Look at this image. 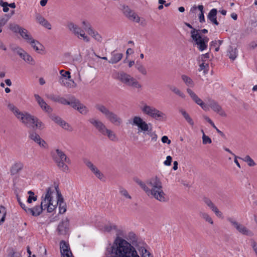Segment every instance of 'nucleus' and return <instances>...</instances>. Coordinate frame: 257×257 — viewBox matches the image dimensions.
<instances>
[{"label": "nucleus", "mask_w": 257, "mask_h": 257, "mask_svg": "<svg viewBox=\"0 0 257 257\" xmlns=\"http://www.w3.org/2000/svg\"><path fill=\"white\" fill-rule=\"evenodd\" d=\"M243 160L246 162L248 165L250 167H253L256 165L254 161L248 155L245 156L243 159Z\"/></svg>", "instance_id": "44"}, {"label": "nucleus", "mask_w": 257, "mask_h": 257, "mask_svg": "<svg viewBox=\"0 0 257 257\" xmlns=\"http://www.w3.org/2000/svg\"><path fill=\"white\" fill-rule=\"evenodd\" d=\"M67 27L75 36L78 35V32L80 30V27H79L77 25L75 24L72 22H69L67 24Z\"/></svg>", "instance_id": "32"}, {"label": "nucleus", "mask_w": 257, "mask_h": 257, "mask_svg": "<svg viewBox=\"0 0 257 257\" xmlns=\"http://www.w3.org/2000/svg\"><path fill=\"white\" fill-rule=\"evenodd\" d=\"M227 220L229 222L231 225L240 234L250 237L253 235V233L251 230L247 228L243 224L237 222L234 219L231 217H228L227 218Z\"/></svg>", "instance_id": "10"}, {"label": "nucleus", "mask_w": 257, "mask_h": 257, "mask_svg": "<svg viewBox=\"0 0 257 257\" xmlns=\"http://www.w3.org/2000/svg\"><path fill=\"white\" fill-rule=\"evenodd\" d=\"M53 192L54 189L51 187H49L46 189V193L45 196H42V204H44V209L47 208L48 212H52L56 207L57 204H53L52 196Z\"/></svg>", "instance_id": "9"}, {"label": "nucleus", "mask_w": 257, "mask_h": 257, "mask_svg": "<svg viewBox=\"0 0 257 257\" xmlns=\"http://www.w3.org/2000/svg\"><path fill=\"white\" fill-rule=\"evenodd\" d=\"M49 117L53 121L61 126L64 129L69 131H72V128L69 124L63 120L59 116L55 114H51Z\"/></svg>", "instance_id": "16"}, {"label": "nucleus", "mask_w": 257, "mask_h": 257, "mask_svg": "<svg viewBox=\"0 0 257 257\" xmlns=\"http://www.w3.org/2000/svg\"><path fill=\"white\" fill-rule=\"evenodd\" d=\"M107 129V128L103 123V124L101 125V126L99 127L97 131L103 135V134H104V133Z\"/></svg>", "instance_id": "60"}, {"label": "nucleus", "mask_w": 257, "mask_h": 257, "mask_svg": "<svg viewBox=\"0 0 257 257\" xmlns=\"http://www.w3.org/2000/svg\"><path fill=\"white\" fill-rule=\"evenodd\" d=\"M76 37H77L79 39H82L84 41L86 42H89L90 41V38L87 36L85 33L80 34L78 35H77Z\"/></svg>", "instance_id": "54"}, {"label": "nucleus", "mask_w": 257, "mask_h": 257, "mask_svg": "<svg viewBox=\"0 0 257 257\" xmlns=\"http://www.w3.org/2000/svg\"><path fill=\"white\" fill-rule=\"evenodd\" d=\"M19 57L21 59H22L25 62L29 64H30L31 65H34L35 64V61L34 59L30 54H29L25 50L24 51V52L22 53Z\"/></svg>", "instance_id": "26"}, {"label": "nucleus", "mask_w": 257, "mask_h": 257, "mask_svg": "<svg viewBox=\"0 0 257 257\" xmlns=\"http://www.w3.org/2000/svg\"><path fill=\"white\" fill-rule=\"evenodd\" d=\"M133 125L137 126L139 132H142L144 134H147L151 137L152 142H156L158 140V136L155 132H153L152 128H149V125L140 116H135L133 117Z\"/></svg>", "instance_id": "4"}, {"label": "nucleus", "mask_w": 257, "mask_h": 257, "mask_svg": "<svg viewBox=\"0 0 257 257\" xmlns=\"http://www.w3.org/2000/svg\"><path fill=\"white\" fill-rule=\"evenodd\" d=\"M117 79L128 86L138 89L142 88V85L136 79L123 72L118 73Z\"/></svg>", "instance_id": "8"}, {"label": "nucleus", "mask_w": 257, "mask_h": 257, "mask_svg": "<svg viewBox=\"0 0 257 257\" xmlns=\"http://www.w3.org/2000/svg\"><path fill=\"white\" fill-rule=\"evenodd\" d=\"M6 215V211L5 208L1 206L0 208V224L5 221Z\"/></svg>", "instance_id": "46"}, {"label": "nucleus", "mask_w": 257, "mask_h": 257, "mask_svg": "<svg viewBox=\"0 0 257 257\" xmlns=\"http://www.w3.org/2000/svg\"><path fill=\"white\" fill-rule=\"evenodd\" d=\"M34 97L39 105L44 111L48 113H51L52 112V108L46 103L41 97H40L38 94H35Z\"/></svg>", "instance_id": "21"}, {"label": "nucleus", "mask_w": 257, "mask_h": 257, "mask_svg": "<svg viewBox=\"0 0 257 257\" xmlns=\"http://www.w3.org/2000/svg\"><path fill=\"white\" fill-rule=\"evenodd\" d=\"M24 40H26V41L28 43L30 41L32 40L33 38L31 36V35L30 34L29 32H28L27 34L25 35V36L23 38Z\"/></svg>", "instance_id": "59"}, {"label": "nucleus", "mask_w": 257, "mask_h": 257, "mask_svg": "<svg viewBox=\"0 0 257 257\" xmlns=\"http://www.w3.org/2000/svg\"><path fill=\"white\" fill-rule=\"evenodd\" d=\"M36 19L37 22L43 27L49 30L51 29V25L50 23L40 14L37 13L36 14Z\"/></svg>", "instance_id": "24"}, {"label": "nucleus", "mask_w": 257, "mask_h": 257, "mask_svg": "<svg viewBox=\"0 0 257 257\" xmlns=\"http://www.w3.org/2000/svg\"><path fill=\"white\" fill-rule=\"evenodd\" d=\"M84 163L85 165L90 170V171L100 180H104L103 174L98 170L90 161L87 159L84 160Z\"/></svg>", "instance_id": "14"}, {"label": "nucleus", "mask_w": 257, "mask_h": 257, "mask_svg": "<svg viewBox=\"0 0 257 257\" xmlns=\"http://www.w3.org/2000/svg\"><path fill=\"white\" fill-rule=\"evenodd\" d=\"M55 188L57 192V205H59V213L63 214L66 211V204L64 202V198L59 191L58 186H55Z\"/></svg>", "instance_id": "18"}, {"label": "nucleus", "mask_w": 257, "mask_h": 257, "mask_svg": "<svg viewBox=\"0 0 257 257\" xmlns=\"http://www.w3.org/2000/svg\"><path fill=\"white\" fill-rule=\"evenodd\" d=\"M46 97L49 99L56 102H58L60 96L59 95H57L54 94H47Z\"/></svg>", "instance_id": "49"}, {"label": "nucleus", "mask_w": 257, "mask_h": 257, "mask_svg": "<svg viewBox=\"0 0 257 257\" xmlns=\"http://www.w3.org/2000/svg\"><path fill=\"white\" fill-rule=\"evenodd\" d=\"M10 49L15 54L19 55H20L24 52V50L21 48L20 47L15 45H11L10 46Z\"/></svg>", "instance_id": "37"}, {"label": "nucleus", "mask_w": 257, "mask_h": 257, "mask_svg": "<svg viewBox=\"0 0 257 257\" xmlns=\"http://www.w3.org/2000/svg\"><path fill=\"white\" fill-rule=\"evenodd\" d=\"M95 108L111 123L116 126H119L122 123V119L105 105L102 104H97L95 105Z\"/></svg>", "instance_id": "5"}, {"label": "nucleus", "mask_w": 257, "mask_h": 257, "mask_svg": "<svg viewBox=\"0 0 257 257\" xmlns=\"http://www.w3.org/2000/svg\"><path fill=\"white\" fill-rule=\"evenodd\" d=\"M199 217L205 222L211 225L214 224L213 219L208 213L204 211H200L199 212Z\"/></svg>", "instance_id": "31"}, {"label": "nucleus", "mask_w": 257, "mask_h": 257, "mask_svg": "<svg viewBox=\"0 0 257 257\" xmlns=\"http://www.w3.org/2000/svg\"><path fill=\"white\" fill-rule=\"evenodd\" d=\"M122 11L124 15L130 20L139 23L140 18L139 16L132 11L127 6H122Z\"/></svg>", "instance_id": "15"}, {"label": "nucleus", "mask_w": 257, "mask_h": 257, "mask_svg": "<svg viewBox=\"0 0 257 257\" xmlns=\"http://www.w3.org/2000/svg\"><path fill=\"white\" fill-rule=\"evenodd\" d=\"M70 78H59V82L62 85L67 88L75 87L76 86V84Z\"/></svg>", "instance_id": "25"}, {"label": "nucleus", "mask_w": 257, "mask_h": 257, "mask_svg": "<svg viewBox=\"0 0 257 257\" xmlns=\"http://www.w3.org/2000/svg\"><path fill=\"white\" fill-rule=\"evenodd\" d=\"M34 126L41 129L43 127L44 124L42 121L35 117L34 123H33V127Z\"/></svg>", "instance_id": "51"}, {"label": "nucleus", "mask_w": 257, "mask_h": 257, "mask_svg": "<svg viewBox=\"0 0 257 257\" xmlns=\"http://www.w3.org/2000/svg\"><path fill=\"white\" fill-rule=\"evenodd\" d=\"M227 56L231 60H234L237 56V48L230 46L227 51Z\"/></svg>", "instance_id": "34"}, {"label": "nucleus", "mask_w": 257, "mask_h": 257, "mask_svg": "<svg viewBox=\"0 0 257 257\" xmlns=\"http://www.w3.org/2000/svg\"><path fill=\"white\" fill-rule=\"evenodd\" d=\"M24 168V164L20 162H17L15 163L10 169L11 175H15L19 173Z\"/></svg>", "instance_id": "27"}, {"label": "nucleus", "mask_w": 257, "mask_h": 257, "mask_svg": "<svg viewBox=\"0 0 257 257\" xmlns=\"http://www.w3.org/2000/svg\"><path fill=\"white\" fill-rule=\"evenodd\" d=\"M143 112L156 120H166L167 117L163 112L157 109L154 106L145 104L141 107Z\"/></svg>", "instance_id": "7"}, {"label": "nucleus", "mask_w": 257, "mask_h": 257, "mask_svg": "<svg viewBox=\"0 0 257 257\" xmlns=\"http://www.w3.org/2000/svg\"><path fill=\"white\" fill-rule=\"evenodd\" d=\"M202 62H205L206 60L209 58V54L208 53L202 54L200 57Z\"/></svg>", "instance_id": "64"}, {"label": "nucleus", "mask_w": 257, "mask_h": 257, "mask_svg": "<svg viewBox=\"0 0 257 257\" xmlns=\"http://www.w3.org/2000/svg\"><path fill=\"white\" fill-rule=\"evenodd\" d=\"M103 135L106 136L112 141L116 142L118 140V139L116 135L111 130L107 129L105 132L104 134Z\"/></svg>", "instance_id": "35"}, {"label": "nucleus", "mask_w": 257, "mask_h": 257, "mask_svg": "<svg viewBox=\"0 0 257 257\" xmlns=\"http://www.w3.org/2000/svg\"><path fill=\"white\" fill-rule=\"evenodd\" d=\"M0 5L3 7V11L4 12H8L9 10L8 8V3L7 2H4L2 1L0 2Z\"/></svg>", "instance_id": "57"}, {"label": "nucleus", "mask_w": 257, "mask_h": 257, "mask_svg": "<svg viewBox=\"0 0 257 257\" xmlns=\"http://www.w3.org/2000/svg\"><path fill=\"white\" fill-rule=\"evenodd\" d=\"M148 196H152L156 200L161 202H166L169 198L163 190V186L160 179L157 176L153 177L147 181L146 184L139 179H135Z\"/></svg>", "instance_id": "2"}, {"label": "nucleus", "mask_w": 257, "mask_h": 257, "mask_svg": "<svg viewBox=\"0 0 257 257\" xmlns=\"http://www.w3.org/2000/svg\"><path fill=\"white\" fill-rule=\"evenodd\" d=\"M179 111L183 116L185 119L189 116V114L183 108H180L179 109Z\"/></svg>", "instance_id": "62"}, {"label": "nucleus", "mask_w": 257, "mask_h": 257, "mask_svg": "<svg viewBox=\"0 0 257 257\" xmlns=\"http://www.w3.org/2000/svg\"><path fill=\"white\" fill-rule=\"evenodd\" d=\"M77 110L83 115L86 114L89 111L88 108L81 102L77 107Z\"/></svg>", "instance_id": "42"}, {"label": "nucleus", "mask_w": 257, "mask_h": 257, "mask_svg": "<svg viewBox=\"0 0 257 257\" xmlns=\"http://www.w3.org/2000/svg\"><path fill=\"white\" fill-rule=\"evenodd\" d=\"M61 76L60 78H71L70 73L69 71H65L64 70H62L60 72Z\"/></svg>", "instance_id": "52"}, {"label": "nucleus", "mask_w": 257, "mask_h": 257, "mask_svg": "<svg viewBox=\"0 0 257 257\" xmlns=\"http://www.w3.org/2000/svg\"><path fill=\"white\" fill-rule=\"evenodd\" d=\"M172 161V158L170 156H168L166 158V160L164 161V164L166 166H170Z\"/></svg>", "instance_id": "63"}, {"label": "nucleus", "mask_w": 257, "mask_h": 257, "mask_svg": "<svg viewBox=\"0 0 257 257\" xmlns=\"http://www.w3.org/2000/svg\"><path fill=\"white\" fill-rule=\"evenodd\" d=\"M119 192L122 196H123L126 198H127L129 199H132V197L129 195L126 189H125L123 188H121L119 189Z\"/></svg>", "instance_id": "50"}, {"label": "nucleus", "mask_w": 257, "mask_h": 257, "mask_svg": "<svg viewBox=\"0 0 257 257\" xmlns=\"http://www.w3.org/2000/svg\"><path fill=\"white\" fill-rule=\"evenodd\" d=\"M187 92L194 102L200 98L191 89L187 88Z\"/></svg>", "instance_id": "47"}, {"label": "nucleus", "mask_w": 257, "mask_h": 257, "mask_svg": "<svg viewBox=\"0 0 257 257\" xmlns=\"http://www.w3.org/2000/svg\"><path fill=\"white\" fill-rule=\"evenodd\" d=\"M44 204H42L41 203V205H36L33 208H28L27 210V213L30 214H31L33 216H38L42 212L43 210L44 209L43 208Z\"/></svg>", "instance_id": "23"}, {"label": "nucleus", "mask_w": 257, "mask_h": 257, "mask_svg": "<svg viewBox=\"0 0 257 257\" xmlns=\"http://www.w3.org/2000/svg\"><path fill=\"white\" fill-rule=\"evenodd\" d=\"M170 90L175 94L177 95L182 98L184 99L186 97L185 94L182 92L179 89L174 86H170L169 87Z\"/></svg>", "instance_id": "36"}, {"label": "nucleus", "mask_w": 257, "mask_h": 257, "mask_svg": "<svg viewBox=\"0 0 257 257\" xmlns=\"http://www.w3.org/2000/svg\"><path fill=\"white\" fill-rule=\"evenodd\" d=\"M60 248L62 257H73L69 245L65 241L60 242Z\"/></svg>", "instance_id": "19"}, {"label": "nucleus", "mask_w": 257, "mask_h": 257, "mask_svg": "<svg viewBox=\"0 0 257 257\" xmlns=\"http://www.w3.org/2000/svg\"><path fill=\"white\" fill-rule=\"evenodd\" d=\"M82 25L85 27L84 29L88 35L91 36L93 39L98 42H101L102 38L101 36L96 31L93 29L92 26L87 21H84L82 22Z\"/></svg>", "instance_id": "12"}, {"label": "nucleus", "mask_w": 257, "mask_h": 257, "mask_svg": "<svg viewBox=\"0 0 257 257\" xmlns=\"http://www.w3.org/2000/svg\"><path fill=\"white\" fill-rule=\"evenodd\" d=\"M9 29L15 33H19L21 28L18 25L14 23H10L9 25Z\"/></svg>", "instance_id": "43"}, {"label": "nucleus", "mask_w": 257, "mask_h": 257, "mask_svg": "<svg viewBox=\"0 0 257 257\" xmlns=\"http://www.w3.org/2000/svg\"><path fill=\"white\" fill-rule=\"evenodd\" d=\"M208 106L214 112L217 113L220 116L226 117V113L217 101L214 100H209L208 102Z\"/></svg>", "instance_id": "17"}, {"label": "nucleus", "mask_w": 257, "mask_h": 257, "mask_svg": "<svg viewBox=\"0 0 257 257\" xmlns=\"http://www.w3.org/2000/svg\"><path fill=\"white\" fill-rule=\"evenodd\" d=\"M209 67L208 64H206L205 62H202L200 65H199V71H201V70H205L206 68H208Z\"/></svg>", "instance_id": "61"}, {"label": "nucleus", "mask_w": 257, "mask_h": 257, "mask_svg": "<svg viewBox=\"0 0 257 257\" xmlns=\"http://www.w3.org/2000/svg\"><path fill=\"white\" fill-rule=\"evenodd\" d=\"M28 194L29 195L28 199H27V202L29 203H32V200L34 201H35L37 199V196H35L34 193L32 191H29L28 192Z\"/></svg>", "instance_id": "45"}, {"label": "nucleus", "mask_w": 257, "mask_h": 257, "mask_svg": "<svg viewBox=\"0 0 257 257\" xmlns=\"http://www.w3.org/2000/svg\"><path fill=\"white\" fill-rule=\"evenodd\" d=\"M69 230V220L68 218L62 219L57 226L56 232L58 235H66Z\"/></svg>", "instance_id": "11"}, {"label": "nucleus", "mask_w": 257, "mask_h": 257, "mask_svg": "<svg viewBox=\"0 0 257 257\" xmlns=\"http://www.w3.org/2000/svg\"><path fill=\"white\" fill-rule=\"evenodd\" d=\"M136 69L138 71L144 75H146L147 71L145 66L139 61H137L136 66Z\"/></svg>", "instance_id": "38"}, {"label": "nucleus", "mask_w": 257, "mask_h": 257, "mask_svg": "<svg viewBox=\"0 0 257 257\" xmlns=\"http://www.w3.org/2000/svg\"><path fill=\"white\" fill-rule=\"evenodd\" d=\"M203 202L210 209L214 212L217 216L221 217L222 215L221 212H220L218 208L215 205L212 201L208 198L204 197L203 199Z\"/></svg>", "instance_id": "20"}, {"label": "nucleus", "mask_w": 257, "mask_h": 257, "mask_svg": "<svg viewBox=\"0 0 257 257\" xmlns=\"http://www.w3.org/2000/svg\"><path fill=\"white\" fill-rule=\"evenodd\" d=\"M212 142L211 139L207 136L205 135L204 133L202 136V143L204 145L211 144Z\"/></svg>", "instance_id": "53"}, {"label": "nucleus", "mask_w": 257, "mask_h": 257, "mask_svg": "<svg viewBox=\"0 0 257 257\" xmlns=\"http://www.w3.org/2000/svg\"><path fill=\"white\" fill-rule=\"evenodd\" d=\"M89 121L97 130L101 126L102 124H103L101 120L95 118H90L89 119Z\"/></svg>", "instance_id": "39"}, {"label": "nucleus", "mask_w": 257, "mask_h": 257, "mask_svg": "<svg viewBox=\"0 0 257 257\" xmlns=\"http://www.w3.org/2000/svg\"><path fill=\"white\" fill-rule=\"evenodd\" d=\"M29 138L33 140L35 142L38 144L41 147H45L46 142L44 140H42L39 135L33 131L29 132Z\"/></svg>", "instance_id": "22"}, {"label": "nucleus", "mask_w": 257, "mask_h": 257, "mask_svg": "<svg viewBox=\"0 0 257 257\" xmlns=\"http://www.w3.org/2000/svg\"><path fill=\"white\" fill-rule=\"evenodd\" d=\"M250 242V245L252 248V249L254 252L255 255L257 256V243L253 239H251Z\"/></svg>", "instance_id": "56"}, {"label": "nucleus", "mask_w": 257, "mask_h": 257, "mask_svg": "<svg viewBox=\"0 0 257 257\" xmlns=\"http://www.w3.org/2000/svg\"><path fill=\"white\" fill-rule=\"evenodd\" d=\"M56 153V154L53 156V159L57 167L63 172H69L70 169L66 163H71L70 159L60 150L57 149Z\"/></svg>", "instance_id": "6"}, {"label": "nucleus", "mask_w": 257, "mask_h": 257, "mask_svg": "<svg viewBox=\"0 0 257 257\" xmlns=\"http://www.w3.org/2000/svg\"><path fill=\"white\" fill-rule=\"evenodd\" d=\"M126 238L139 250L141 257H153L146 248V244L135 233L129 232ZM105 254L111 257H140L134 247L120 237H117L113 244L107 248Z\"/></svg>", "instance_id": "1"}, {"label": "nucleus", "mask_w": 257, "mask_h": 257, "mask_svg": "<svg viewBox=\"0 0 257 257\" xmlns=\"http://www.w3.org/2000/svg\"><path fill=\"white\" fill-rule=\"evenodd\" d=\"M28 43H29L31 47L39 53H40L41 51L44 50V46L39 42L35 40L34 38Z\"/></svg>", "instance_id": "30"}, {"label": "nucleus", "mask_w": 257, "mask_h": 257, "mask_svg": "<svg viewBox=\"0 0 257 257\" xmlns=\"http://www.w3.org/2000/svg\"><path fill=\"white\" fill-rule=\"evenodd\" d=\"M9 255L10 257H22L19 252L15 251L13 248L10 249Z\"/></svg>", "instance_id": "55"}, {"label": "nucleus", "mask_w": 257, "mask_h": 257, "mask_svg": "<svg viewBox=\"0 0 257 257\" xmlns=\"http://www.w3.org/2000/svg\"><path fill=\"white\" fill-rule=\"evenodd\" d=\"M187 92L194 102L200 98L191 89L187 88Z\"/></svg>", "instance_id": "48"}, {"label": "nucleus", "mask_w": 257, "mask_h": 257, "mask_svg": "<svg viewBox=\"0 0 257 257\" xmlns=\"http://www.w3.org/2000/svg\"><path fill=\"white\" fill-rule=\"evenodd\" d=\"M217 13V11L216 9H212L209 13L207 18L210 21L211 23L215 25H218L219 23L217 21L216 15Z\"/></svg>", "instance_id": "29"}, {"label": "nucleus", "mask_w": 257, "mask_h": 257, "mask_svg": "<svg viewBox=\"0 0 257 257\" xmlns=\"http://www.w3.org/2000/svg\"><path fill=\"white\" fill-rule=\"evenodd\" d=\"M181 78L183 81L187 86L190 87L194 86V83L190 77L187 76V75H182Z\"/></svg>", "instance_id": "40"}, {"label": "nucleus", "mask_w": 257, "mask_h": 257, "mask_svg": "<svg viewBox=\"0 0 257 257\" xmlns=\"http://www.w3.org/2000/svg\"><path fill=\"white\" fill-rule=\"evenodd\" d=\"M190 34L191 38L198 46V48L200 51H202L207 48V45L202 40V37L199 32L196 33V31L194 30L193 32H190Z\"/></svg>", "instance_id": "13"}, {"label": "nucleus", "mask_w": 257, "mask_h": 257, "mask_svg": "<svg viewBox=\"0 0 257 257\" xmlns=\"http://www.w3.org/2000/svg\"><path fill=\"white\" fill-rule=\"evenodd\" d=\"M111 58L108 62L111 64H115L122 59L123 55L122 53H117L115 51H113L111 52Z\"/></svg>", "instance_id": "28"}, {"label": "nucleus", "mask_w": 257, "mask_h": 257, "mask_svg": "<svg viewBox=\"0 0 257 257\" xmlns=\"http://www.w3.org/2000/svg\"><path fill=\"white\" fill-rule=\"evenodd\" d=\"M58 102L64 105H68L69 104V99L67 100L65 98L63 97L60 96Z\"/></svg>", "instance_id": "58"}, {"label": "nucleus", "mask_w": 257, "mask_h": 257, "mask_svg": "<svg viewBox=\"0 0 257 257\" xmlns=\"http://www.w3.org/2000/svg\"><path fill=\"white\" fill-rule=\"evenodd\" d=\"M116 229L117 227L115 225L108 224L105 225L102 229L104 232H111L113 230H116Z\"/></svg>", "instance_id": "41"}, {"label": "nucleus", "mask_w": 257, "mask_h": 257, "mask_svg": "<svg viewBox=\"0 0 257 257\" xmlns=\"http://www.w3.org/2000/svg\"><path fill=\"white\" fill-rule=\"evenodd\" d=\"M80 102V101L78 99L76 98L74 96H69L68 105H70L74 109L77 110Z\"/></svg>", "instance_id": "33"}, {"label": "nucleus", "mask_w": 257, "mask_h": 257, "mask_svg": "<svg viewBox=\"0 0 257 257\" xmlns=\"http://www.w3.org/2000/svg\"><path fill=\"white\" fill-rule=\"evenodd\" d=\"M8 108L23 124L28 127H33L35 116L32 115L27 112L21 111L13 103H9L8 104Z\"/></svg>", "instance_id": "3"}]
</instances>
